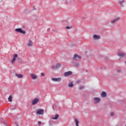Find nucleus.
Here are the masks:
<instances>
[{"label": "nucleus", "mask_w": 126, "mask_h": 126, "mask_svg": "<svg viewBox=\"0 0 126 126\" xmlns=\"http://www.w3.org/2000/svg\"><path fill=\"white\" fill-rule=\"evenodd\" d=\"M15 32H17V33H20L21 34H23V35H25L26 34V32L25 31H23L22 28H17L15 30Z\"/></svg>", "instance_id": "1"}, {"label": "nucleus", "mask_w": 126, "mask_h": 126, "mask_svg": "<svg viewBox=\"0 0 126 126\" xmlns=\"http://www.w3.org/2000/svg\"><path fill=\"white\" fill-rule=\"evenodd\" d=\"M44 109H38L36 112V115H44Z\"/></svg>", "instance_id": "2"}, {"label": "nucleus", "mask_w": 126, "mask_h": 126, "mask_svg": "<svg viewBox=\"0 0 126 126\" xmlns=\"http://www.w3.org/2000/svg\"><path fill=\"white\" fill-rule=\"evenodd\" d=\"M18 57V55H17V54H15L13 56V59H12V61H11V63H12V64H13L14 63H15V61H16V58Z\"/></svg>", "instance_id": "3"}, {"label": "nucleus", "mask_w": 126, "mask_h": 126, "mask_svg": "<svg viewBox=\"0 0 126 126\" xmlns=\"http://www.w3.org/2000/svg\"><path fill=\"white\" fill-rule=\"evenodd\" d=\"M81 59V57L78 56V55L75 54L73 57V60L74 61H79Z\"/></svg>", "instance_id": "4"}, {"label": "nucleus", "mask_w": 126, "mask_h": 126, "mask_svg": "<svg viewBox=\"0 0 126 126\" xmlns=\"http://www.w3.org/2000/svg\"><path fill=\"white\" fill-rule=\"evenodd\" d=\"M51 80L52 81H54L55 82H60L61 80H62V78L58 77V78H52Z\"/></svg>", "instance_id": "5"}, {"label": "nucleus", "mask_w": 126, "mask_h": 126, "mask_svg": "<svg viewBox=\"0 0 126 126\" xmlns=\"http://www.w3.org/2000/svg\"><path fill=\"white\" fill-rule=\"evenodd\" d=\"M39 102V98H34L33 99L32 102V105H35V104H37Z\"/></svg>", "instance_id": "6"}, {"label": "nucleus", "mask_w": 126, "mask_h": 126, "mask_svg": "<svg viewBox=\"0 0 126 126\" xmlns=\"http://www.w3.org/2000/svg\"><path fill=\"white\" fill-rule=\"evenodd\" d=\"M94 104H98L101 101V99L99 97H94Z\"/></svg>", "instance_id": "7"}, {"label": "nucleus", "mask_w": 126, "mask_h": 126, "mask_svg": "<svg viewBox=\"0 0 126 126\" xmlns=\"http://www.w3.org/2000/svg\"><path fill=\"white\" fill-rule=\"evenodd\" d=\"M126 56V53L123 52H120L118 54V56L120 57V58H124Z\"/></svg>", "instance_id": "8"}, {"label": "nucleus", "mask_w": 126, "mask_h": 126, "mask_svg": "<svg viewBox=\"0 0 126 126\" xmlns=\"http://www.w3.org/2000/svg\"><path fill=\"white\" fill-rule=\"evenodd\" d=\"M71 74H72V72L70 71L64 73V76H69V75H71Z\"/></svg>", "instance_id": "9"}, {"label": "nucleus", "mask_w": 126, "mask_h": 126, "mask_svg": "<svg viewBox=\"0 0 126 126\" xmlns=\"http://www.w3.org/2000/svg\"><path fill=\"white\" fill-rule=\"evenodd\" d=\"M15 76H16V77H17V78H23V74L15 73Z\"/></svg>", "instance_id": "10"}, {"label": "nucleus", "mask_w": 126, "mask_h": 126, "mask_svg": "<svg viewBox=\"0 0 126 126\" xmlns=\"http://www.w3.org/2000/svg\"><path fill=\"white\" fill-rule=\"evenodd\" d=\"M31 78L33 79V80H35L37 79V76L35 74H31Z\"/></svg>", "instance_id": "11"}, {"label": "nucleus", "mask_w": 126, "mask_h": 126, "mask_svg": "<svg viewBox=\"0 0 126 126\" xmlns=\"http://www.w3.org/2000/svg\"><path fill=\"white\" fill-rule=\"evenodd\" d=\"M28 46L29 47H32V46H33V41L31 40H29L28 43Z\"/></svg>", "instance_id": "12"}, {"label": "nucleus", "mask_w": 126, "mask_h": 126, "mask_svg": "<svg viewBox=\"0 0 126 126\" xmlns=\"http://www.w3.org/2000/svg\"><path fill=\"white\" fill-rule=\"evenodd\" d=\"M93 38L94 39V40H99L100 39V35H97L96 34H94L93 35Z\"/></svg>", "instance_id": "13"}, {"label": "nucleus", "mask_w": 126, "mask_h": 126, "mask_svg": "<svg viewBox=\"0 0 126 126\" xmlns=\"http://www.w3.org/2000/svg\"><path fill=\"white\" fill-rule=\"evenodd\" d=\"M106 96H107V93H106V92H102L101 93V97H102L103 98H105V97H106Z\"/></svg>", "instance_id": "14"}, {"label": "nucleus", "mask_w": 126, "mask_h": 126, "mask_svg": "<svg viewBox=\"0 0 126 126\" xmlns=\"http://www.w3.org/2000/svg\"><path fill=\"white\" fill-rule=\"evenodd\" d=\"M60 66H61V64H57L56 67L55 66L52 67V69H57V68H59Z\"/></svg>", "instance_id": "15"}, {"label": "nucleus", "mask_w": 126, "mask_h": 126, "mask_svg": "<svg viewBox=\"0 0 126 126\" xmlns=\"http://www.w3.org/2000/svg\"><path fill=\"white\" fill-rule=\"evenodd\" d=\"M118 20H120V17H117V18L114 19L111 22V23H115V22H117V21H118Z\"/></svg>", "instance_id": "16"}, {"label": "nucleus", "mask_w": 126, "mask_h": 126, "mask_svg": "<svg viewBox=\"0 0 126 126\" xmlns=\"http://www.w3.org/2000/svg\"><path fill=\"white\" fill-rule=\"evenodd\" d=\"M125 3V0H122L121 1H119V5H120V6H122V5H123V3Z\"/></svg>", "instance_id": "17"}, {"label": "nucleus", "mask_w": 126, "mask_h": 126, "mask_svg": "<svg viewBox=\"0 0 126 126\" xmlns=\"http://www.w3.org/2000/svg\"><path fill=\"white\" fill-rule=\"evenodd\" d=\"M9 102H12V95H10L8 98Z\"/></svg>", "instance_id": "18"}, {"label": "nucleus", "mask_w": 126, "mask_h": 126, "mask_svg": "<svg viewBox=\"0 0 126 126\" xmlns=\"http://www.w3.org/2000/svg\"><path fill=\"white\" fill-rule=\"evenodd\" d=\"M59 119V115L56 114L55 115V117H53L52 120H58Z\"/></svg>", "instance_id": "19"}, {"label": "nucleus", "mask_w": 126, "mask_h": 126, "mask_svg": "<svg viewBox=\"0 0 126 126\" xmlns=\"http://www.w3.org/2000/svg\"><path fill=\"white\" fill-rule=\"evenodd\" d=\"M75 122L76 126H78V124H79V121H78V120L75 119Z\"/></svg>", "instance_id": "20"}, {"label": "nucleus", "mask_w": 126, "mask_h": 126, "mask_svg": "<svg viewBox=\"0 0 126 126\" xmlns=\"http://www.w3.org/2000/svg\"><path fill=\"white\" fill-rule=\"evenodd\" d=\"M68 86L69 87H73V84H72V83H70L68 84Z\"/></svg>", "instance_id": "21"}, {"label": "nucleus", "mask_w": 126, "mask_h": 126, "mask_svg": "<svg viewBox=\"0 0 126 126\" xmlns=\"http://www.w3.org/2000/svg\"><path fill=\"white\" fill-rule=\"evenodd\" d=\"M38 126H41V125H42V123H41L40 121H39L38 122Z\"/></svg>", "instance_id": "22"}, {"label": "nucleus", "mask_w": 126, "mask_h": 126, "mask_svg": "<svg viewBox=\"0 0 126 126\" xmlns=\"http://www.w3.org/2000/svg\"><path fill=\"white\" fill-rule=\"evenodd\" d=\"M114 115H115V114L114 113V112H112L111 114H110V115L113 117V116H114Z\"/></svg>", "instance_id": "23"}, {"label": "nucleus", "mask_w": 126, "mask_h": 126, "mask_svg": "<svg viewBox=\"0 0 126 126\" xmlns=\"http://www.w3.org/2000/svg\"><path fill=\"white\" fill-rule=\"evenodd\" d=\"M71 28V27H66V29H70Z\"/></svg>", "instance_id": "24"}, {"label": "nucleus", "mask_w": 126, "mask_h": 126, "mask_svg": "<svg viewBox=\"0 0 126 126\" xmlns=\"http://www.w3.org/2000/svg\"><path fill=\"white\" fill-rule=\"evenodd\" d=\"M41 76H45V74L44 73H41Z\"/></svg>", "instance_id": "25"}, {"label": "nucleus", "mask_w": 126, "mask_h": 126, "mask_svg": "<svg viewBox=\"0 0 126 126\" xmlns=\"http://www.w3.org/2000/svg\"><path fill=\"white\" fill-rule=\"evenodd\" d=\"M18 61L19 62H21V59L20 58H18Z\"/></svg>", "instance_id": "26"}, {"label": "nucleus", "mask_w": 126, "mask_h": 126, "mask_svg": "<svg viewBox=\"0 0 126 126\" xmlns=\"http://www.w3.org/2000/svg\"><path fill=\"white\" fill-rule=\"evenodd\" d=\"M121 69L117 70V72H121Z\"/></svg>", "instance_id": "27"}, {"label": "nucleus", "mask_w": 126, "mask_h": 126, "mask_svg": "<svg viewBox=\"0 0 126 126\" xmlns=\"http://www.w3.org/2000/svg\"><path fill=\"white\" fill-rule=\"evenodd\" d=\"M82 88H83V87H81V88H79V89L80 90V89H82Z\"/></svg>", "instance_id": "28"}, {"label": "nucleus", "mask_w": 126, "mask_h": 126, "mask_svg": "<svg viewBox=\"0 0 126 126\" xmlns=\"http://www.w3.org/2000/svg\"><path fill=\"white\" fill-rule=\"evenodd\" d=\"M16 126H18V125L17 124H16Z\"/></svg>", "instance_id": "29"}, {"label": "nucleus", "mask_w": 126, "mask_h": 126, "mask_svg": "<svg viewBox=\"0 0 126 126\" xmlns=\"http://www.w3.org/2000/svg\"><path fill=\"white\" fill-rule=\"evenodd\" d=\"M125 63H126V61L125 62Z\"/></svg>", "instance_id": "30"}, {"label": "nucleus", "mask_w": 126, "mask_h": 126, "mask_svg": "<svg viewBox=\"0 0 126 126\" xmlns=\"http://www.w3.org/2000/svg\"><path fill=\"white\" fill-rule=\"evenodd\" d=\"M125 126H126V125H125Z\"/></svg>", "instance_id": "31"}]
</instances>
